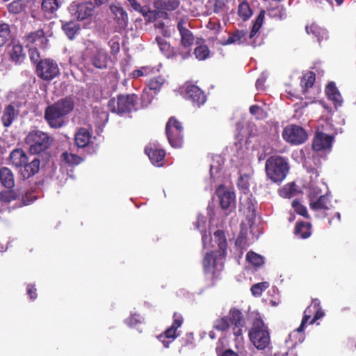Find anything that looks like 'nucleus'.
<instances>
[{
	"label": "nucleus",
	"instance_id": "1",
	"mask_svg": "<svg viewBox=\"0 0 356 356\" xmlns=\"http://www.w3.org/2000/svg\"><path fill=\"white\" fill-rule=\"evenodd\" d=\"M74 107L72 97H66L48 106L44 111V118L51 128L62 127L65 122L66 116Z\"/></svg>",
	"mask_w": 356,
	"mask_h": 356
},
{
	"label": "nucleus",
	"instance_id": "2",
	"mask_svg": "<svg viewBox=\"0 0 356 356\" xmlns=\"http://www.w3.org/2000/svg\"><path fill=\"white\" fill-rule=\"evenodd\" d=\"M228 316H223L216 319L213 323V328L216 330L225 332L232 326V332L236 340L243 339V331L246 330V322L242 312L236 308H231Z\"/></svg>",
	"mask_w": 356,
	"mask_h": 356
},
{
	"label": "nucleus",
	"instance_id": "3",
	"mask_svg": "<svg viewBox=\"0 0 356 356\" xmlns=\"http://www.w3.org/2000/svg\"><path fill=\"white\" fill-rule=\"evenodd\" d=\"M266 11L261 10L258 16L256 17L253 22L252 29L250 32L249 35L247 37L246 31L243 30H236L230 34L229 37L223 42H221L222 45H229L231 44L237 43L238 44H248L255 47L258 45L256 39L259 35V30L261 28L264 18Z\"/></svg>",
	"mask_w": 356,
	"mask_h": 356
},
{
	"label": "nucleus",
	"instance_id": "4",
	"mask_svg": "<svg viewBox=\"0 0 356 356\" xmlns=\"http://www.w3.org/2000/svg\"><path fill=\"white\" fill-rule=\"evenodd\" d=\"M11 164L17 169L19 168V174L24 179H29L39 172L40 161L35 158L31 162L26 153L21 148L13 149L10 155Z\"/></svg>",
	"mask_w": 356,
	"mask_h": 356
},
{
	"label": "nucleus",
	"instance_id": "5",
	"mask_svg": "<svg viewBox=\"0 0 356 356\" xmlns=\"http://www.w3.org/2000/svg\"><path fill=\"white\" fill-rule=\"evenodd\" d=\"M289 170L288 162L280 156H271L266 161L265 171L266 176L273 183H281L286 178Z\"/></svg>",
	"mask_w": 356,
	"mask_h": 356
},
{
	"label": "nucleus",
	"instance_id": "6",
	"mask_svg": "<svg viewBox=\"0 0 356 356\" xmlns=\"http://www.w3.org/2000/svg\"><path fill=\"white\" fill-rule=\"evenodd\" d=\"M248 336L250 341L259 350H264L270 343L268 327L264 324L260 316L256 317L253 320Z\"/></svg>",
	"mask_w": 356,
	"mask_h": 356
},
{
	"label": "nucleus",
	"instance_id": "7",
	"mask_svg": "<svg viewBox=\"0 0 356 356\" xmlns=\"http://www.w3.org/2000/svg\"><path fill=\"white\" fill-rule=\"evenodd\" d=\"M52 140L47 133L40 130L30 131L25 138V143L31 154H38L48 149Z\"/></svg>",
	"mask_w": 356,
	"mask_h": 356
},
{
	"label": "nucleus",
	"instance_id": "8",
	"mask_svg": "<svg viewBox=\"0 0 356 356\" xmlns=\"http://www.w3.org/2000/svg\"><path fill=\"white\" fill-rule=\"evenodd\" d=\"M138 100L135 94L118 95L117 99L111 98L108 102V109L114 113L126 114L136 111Z\"/></svg>",
	"mask_w": 356,
	"mask_h": 356
},
{
	"label": "nucleus",
	"instance_id": "9",
	"mask_svg": "<svg viewBox=\"0 0 356 356\" xmlns=\"http://www.w3.org/2000/svg\"><path fill=\"white\" fill-rule=\"evenodd\" d=\"M318 191L310 193L309 207L316 212V216L319 218H325L330 214V211L334 208L331 203L330 195L326 193L321 195L318 198Z\"/></svg>",
	"mask_w": 356,
	"mask_h": 356
},
{
	"label": "nucleus",
	"instance_id": "10",
	"mask_svg": "<svg viewBox=\"0 0 356 356\" xmlns=\"http://www.w3.org/2000/svg\"><path fill=\"white\" fill-rule=\"evenodd\" d=\"M165 134L172 147L180 148L184 144V129L181 122L170 117L165 125Z\"/></svg>",
	"mask_w": 356,
	"mask_h": 356
},
{
	"label": "nucleus",
	"instance_id": "11",
	"mask_svg": "<svg viewBox=\"0 0 356 356\" xmlns=\"http://www.w3.org/2000/svg\"><path fill=\"white\" fill-rule=\"evenodd\" d=\"M282 138L291 145H300L308 138L307 131L302 127L296 124L287 125L282 131Z\"/></svg>",
	"mask_w": 356,
	"mask_h": 356
},
{
	"label": "nucleus",
	"instance_id": "12",
	"mask_svg": "<svg viewBox=\"0 0 356 356\" xmlns=\"http://www.w3.org/2000/svg\"><path fill=\"white\" fill-rule=\"evenodd\" d=\"M36 73L42 80L51 81L59 74L60 70L55 60L47 58L38 63Z\"/></svg>",
	"mask_w": 356,
	"mask_h": 356
},
{
	"label": "nucleus",
	"instance_id": "13",
	"mask_svg": "<svg viewBox=\"0 0 356 356\" xmlns=\"http://www.w3.org/2000/svg\"><path fill=\"white\" fill-rule=\"evenodd\" d=\"M155 40L159 47L160 51L167 58L176 59L177 57H180V61L182 62L191 56L189 49L186 51L177 50L171 46L170 42L159 36H157Z\"/></svg>",
	"mask_w": 356,
	"mask_h": 356
},
{
	"label": "nucleus",
	"instance_id": "14",
	"mask_svg": "<svg viewBox=\"0 0 356 356\" xmlns=\"http://www.w3.org/2000/svg\"><path fill=\"white\" fill-rule=\"evenodd\" d=\"M23 41L27 48L44 49L47 47L49 40L44 30L40 29L26 33L23 38Z\"/></svg>",
	"mask_w": 356,
	"mask_h": 356
},
{
	"label": "nucleus",
	"instance_id": "15",
	"mask_svg": "<svg viewBox=\"0 0 356 356\" xmlns=\"http://www.w3.org/2000/svg\"><path fill=\"white\" fill-rule=\"evenodd\" d=\"M184 97L197 107H200L207 101V95L204 91L198 86L191 83L185 84Z\"/></svg>",
	"mask_w": 356,
	"mask_h": 356
},
{
	"label": "nucleus",
	"instance_id": "16",
	"mask_svg": "<svg viewBox=\"0 0 356 356\" xmlns=\"http://www.w3.org/2000/svg\"><path fill=\"white\" fill-rule=\"evenodd\" d=\"M225 259V257H218L216 251L207 252L202 261L204 273L214 277L216 270H218V266H222Z\"/></svg>",
	"mask_w": 356,
	"mask_h": 356
},
{
	"label": "nucleus",
	"instance_id": "17",
	"mask_svg": "<svg viewBox=\"0 0 356 356\" xmlns=\"http://www.w3.org/2000/svg\"><path fill=\"white\" fill-rule=\"evenodd\" d=\"M95 6L91 2L82 3H72L69 11L71 15L77 20H84L91 17L93 15Z\"/></svg>",
	"mask_w": 356,
	"mask_h": 356
},
{
	"label": "nucleus",
	"instance_id": "18",
	"mask_svg": "<svg viewBox=\"0 0 356 356\" xmlns=\"http://www.w3.org/2000/svg\"><path fill=\"white\" fill-rule=\"evenodd\" d=\"M88 60L95 68L104 70L108 67L109 56L105 49L94 47L90 50Z\"/></svg>",
	"mask_w": 356,
	"mask_h": 356
},
{
	"label": "nucleus",
	"instance_id": "19",
	"mask_svg": "<svg viewBox=\"0 0 356 356\" xmlns=\"http://www.w3.org/2000/svg\"><path fill=\"white\" fill-rule=\"evenodd\" d=\"M156 8V16L163 19H168V12H172L177 10L180 6L179 0H156L154 3Z\"/></svg>",
	"mask_w": 356,
	"mask_h": 356
},
{
	"label": "nucleus",
	"instance_id": "20",
	"mask_svg": "<svg viewBox=\"0 0 356 356\" xmlns=\"http://www.w3.org/2000/svg\"><path fill=\"white\" fill-rule=\"evenodd\" d=\"M333 137L326 134L317 133L312 142V149L316 152L330 149L333 142Z\"/></svg>",
	"mask_w": 356,
	"mask_h": 356
},
{
	"label": "nucleus",
	"instance_id": "21",
	"mask_svg": "<svg viewBox=\"0 0 356 356\" xmlns=\"http://www.w3.org/2000/svg\"><path fill=\"white\" fill-rule=\"evenodd\" d=\"M185 24L186 20L184 18H180L177 27L181 36V45L184 48H189L193 44L195 38L193 33L184 26Z\"/></svg>",
	"mask_w": 356,
	"mask_h": 356
},
{
	"label": "nucleus",
	"instance_id": "22",
	"mask_svg": "<svg viewBox=\"0 0 356 356\" xmlns=\"http://www.w3.org/2000/svg\"><path fill=\"white\" fill-rule=\"evenodd\" d=\"M110 10L114 15V20L120 29H125L128 24V15L120 3L112 4Z\"/></svg>",
	"mask_w": 356,
	"mask_h": 356
},
{
	"label": "nucleus",
	"instance_id": "23",
	"mask_svg": "<svg viewBox=\"0 0 356 356\" xmlns=\"http://www.w3.org/2000/svg\"><path fill=\"white\" fill-rule=\"evenodd\" d=\"M325 92L328 99L333 102L335 108L342 105L343 98L334 82L330 81L327 83L325 88Z\"/></svg>",
	"mask_w": 356,
	"mask_h": 356
},
{
	"label": "nucleus",
	"instance_id": "24",
	"mask_svg": "<svg viewBox=\"0 0 356 356\" xmlns=\"http://www.w3.org/2000/svg\"><path fill=\"white\" fill-rule=\"evenodd\" d=\"M217 195L220 199V204L222 209H227L235 202V194L234 192L226 190L220 186L217 190Z\"/></svg>",
	"mask_w": 356,
	"mask_h": 356
},
{
	"label": "nucleus",
	"instance_id": "25",
	"mask_svg": "<svg viewBox=\"0 0 356 356\" xmlns=\"http://www.w3.org/2000/svg\"><path fill=\"white\" fill-rule=\"evenodd\" d=\"M213 236L214 241L218 248V250H216L218 254V257H226L227 242L225 232L220 229H218L213 233Z\"/></svg>",
	"mask_w": 356,
	"mask_h": 356
},
{
	"label": "nucleus",
	"instance_id": "26",
	"mask_svg": "<svg viewBox=\"0 0 356 356\" xmlns=\"http://www.w3.org/2000/svg\"><path fill=\"white\" fill-rule=\"evenodd\" d=\"M0 184L7 189H12L15 186L14 174L10 168H0Z\"/></svg>",
	"mask_w": 356,
	"mask_h": 356
},
{
	"label": "nucleus",
	"instance_id": "27",
	"mask_svg": "<svg viewBox=\"0 0 356 356\" xmlns=\"http://www.w3.org/2000/svg\"><path fill=\"white\" fill-rule=\"evenodd\" d=\"M145 152L154 165L159 166L162 165L161 163L165 156V152L163 149L156 147H146Z\"/></svg>",
	"mask_w": 356,
	"mask_h": 356
},
{
	"label": "nucleus",
	"instance_id": "28",
	"mask_svg": "<svg viewBox=\"0 0 356 356\" xmlns=\"http://www.w3.org/2000/svg\"><path fill=\"white\" fill-rule=\"evenodd\" d=\"M294 234L300 238L306 239L312 234V224L304 221H298L294 228Z\"/></svg>",
	"mask_w": 356,
	"mask_h": 356
},
{
	"label": "nucleus",
	"instance_id": "29",
	"mask_svg": "<svg viewBox=\"0 0 356 356\" xmlns=\"http://www.w3.org/2000/svg\"><path fill=\"white\" fill-rule=\"evenodd\" d=\"M9 56L10 60L15 63H22L26 58L22 45L19 44L12 45L10 49H9Z\"/></svg>",
	"mask_w": 356,
	"mask_h": 356
},
{
	"label": "nucleus",
	"instance_id": "30",
	"mask_svg": "<svg viewBox=\"0 0 356 356\" xmlns=\"http://www.w3.org/2000/svg\"><path fill=\"white\" fill-rule=\"evenodd\" d=\"M91 139V134L88 129L86 128H80L76 133L74 140L78 147H86Z\"/></svg>",
	"mask_w": 356,
	"mask_h": 356
},
{
	"label": "nucleus",
	"instance_id": "31",
	"mask_svg": "<svg viewBox=\"0 0 356 356\" xmlns=\"http://www.w3.org/2000/svg\"><path fill=\"white\" fill-rule=\"evenodd\" d=\"M316 307H318V299H314L312 300V304L305 310L301 324L296 330L298 332H300L305 330L307 323L311 318L312 314H314V309L317 308Z\"/></svg>",
	"mask_w": 356,
	"mask_h": 356
},
{
	"label": "nucleus",
	"instance_id": "32",
	"mask_svg": "<svg viewBox=\"0 0 356 356\" xmlns=\"http://www.w3.org/2000/svg\"><path fill=\"white\" fill-rule=\"evenodd\" d=\"M62 22V29L69 39L72 40L75 37L76 34L80 29L79 24L73 22Z\"/></svg>",
	"mask_w": 356,
	"mask_h": 356
},
{
	"label": "nucleus",
	"instance_id": "33",
	"mask_svg": "<svg viewBox=\"0 0 356 356\" xmlns=\"http://www.w3.org/2000/svg\"><path fill=\"white\" fill-rule=\"evenodd\" d=\"M177 337V329L170 326L163 334L159 336V340L163 343L165 348H168L170 343Z\"/></svg>",
	"mask_w": 356,
	"mask_h": 356
},
{
	"label": "nucleus",
	"instance_id": "34",
	"mask_svg": "<svg viewBox=\"0 0 356 356\" xmlns=\"http://www.w3.org/2000/svg\"><path fill=\"white\" fill-rule=\"evenodd\" d=\"M316 81V74L312 71L305 73L300 79V86L304 93L307 92L309 88L314 86Z\"/></svg>",
	"mask_w": 356,
	"mask_h": 356
},
{
	"label": "nucleus",
	"instance_id": "35",
	"mask_svg": "<svg viewBox=\"0 0 356 356\" xmlns=\"http://www.w3.org/2000/svg\"><path fill=\"white\" fill-rule=\"evenodd\" d=\"M237 13L240 18L243 21L245 22L252 17L253 11L250 8L248 2L245 0H243L239 3L238 6Z\"/></svg>",
	"mask_w": 356,
	"mask_h": 356
},
{
	"label": "nucleus",
	"instance_id": "36",
	"mask_svg": "<svg viewBox=\"0 0 356 356\" xmlns=\"http://www.w3.org/2000/svg\"><path fill=\"white\" fill-rule=\"evenodd\" d=\"M15 110L13 105L7 106L3 113L1 121L4 127H8L13 123L15 117Z\"/></svg>",
	"mask_w": 356,
	"mask_h": 356
},
{
	"label": "nucleus",
	"instance_id": "37",
	"mask_svg": "<svg viewBox=\"0 0 356 356\" xmlns=\"http://www.w3.org/2000/svg\"><path fill=\"white\" fill-rule=\"evenodd\" d=\"M20 194L18 191L8 189L0 191V202L2 203H9L19 198Z\"/></svg>",
	"mask_w": 356,
	"mask_h": 356
},
{
	"label": "nucleus",
	"instance_id": "38",
	"mask_svg": "<svg viewBox=\"0 0 356 356\" xmlns=\"http://www.w3.org/2000/svg\"><path fill=\"white\" fill-rule=\"evenodd\" d=\"M59 0H42V9L44 13L52 14L60 7Z\"/></svg>",
	"mask_w": 356,
	"mask_h": 356
},
{
	"label": "nucleus",
	"instance_id": "39",
	"mask_svg": "<svg viewBox=\"0 0 356 356\" xmlns=\"http://www.w3.org/2000/svg\"><path fill=\"white\" fill-rule=\"evenodd\" d=\"M193 53L198 60H204L209 56L210 51L207 45L200 44L195 48Z\"/></svg>",
	"mask_w": 356,
	"mask_h": 356
},
{
	"label": "nucleus",
	"instance_id": "40",
	"mask_svg": "<svg viewBox=\"0 0 356 356\" xmlns=\"http://www.w3.org/2000/svg\"><path fill=\"white\" fill-rule=\"evenodd\" d=\"M61 159L69 165H78L82 161V159L80 156L76 154L68 153L67 152H65L61 154Z\"/></svg>",
	"mask_w": 356,
	"mask_h": 356
},
{
	"label": "nucleus",
	"instance_id": "41",
	"mask_svg": "<svg viewBox=\"0 0 356 356\" xmlns=\"http://www.w3.org/2000/svg\"><path fill=\"white\" fill-rule=\"evenodd\" d=\"M10 38V26L7 24H0V47H3Z\"/></svg>",
	"mask_w": 356,
	"mask_h": 356
},
{
	"label": "nucleus",
	"instance_id": "42",
	"mask_svg": "<svg viewBox=\"0 0 356 356\" xmlns=\"http://www.w3.org/2000/svg\"><path fill=\"white\" fill-rule=\"evenodd\" d=\"M26 8V3L22 0H15L8 5L9 13L13 14H19Z\"/></svg>",
	"mask_w": 356,
	"mask_h": 356
},
{
	"label": "nucleus",
	"instance_id": "43",
	"mask_svg": "<svg viewBox=\"0 0 356 356\" xmlns=\"http://www.w3.org/2000/svg\"><path fill=\"white\" fill-rule=\"evenodd\" d=\"M306 31L307 33L309 34L312 33L313 35H314L318 42L322 40L324 38V36L326 35L325 30L322 29L314 24H312L310 26H307Z\"/></svg>",
	"mask_w": 356,
	"mask_h": 356
},
{
	"label": "nucleus",
	"instance_id": "44",
	"mask_svg": "<svg viewBox=\"0 0 356 356\" xmlns=\"http://www.w3.org/2000/svg\"><path fill=\"white\" fill-rule=\"evenodd\" d=\"M247 261L254 266L259 267L264 263V258L253 251H249L246 254Z\"/></svg>",
	"mask_w": 356,
	"mask_h": 356
},
{
	"label": "nucleus",
	"instance_id": "45",
	"mask_svg": "<svg viewBox=\"0 0 356 356\" xmlns=\"http://www.w3.org/2000/svg\"><path fill=\"white\" fill-rule=\"evenodd\" d=\"M164 82H165V79L163 77L159 76L151 79L149 81L147 86H148L149 90H154V92L156 93L161 90Z\"/></svg>",
	"mask_w": 356,
	"mask_h": 356
},
{
	"label": "nucleus",
	"instance_id": "46",
	"mask_svg": "<svg viewBox=\"0 0 356 356\" xmlns=\"http://www.w3.org/2000/svg\"><path fill=\"white\" fill-rule=\"evenodd\" d=\"M292 207L296 213L303 216L305 218H309V215L308 214L306 207L301 204L300 202L298 200H293Z\"/></svg>",
	"mask_w": 356,
	"mask_h": 356
},
{
	"label": "nucleus",
	"instance_id": "47",
	"mask_svg": "<svg viewBox=\"0 0 356 356\" xmlns=\"http://www.w3.org/2000/svg\"><path fill=\"white\" fill-rule=\"evenodd\" d=\"M249 111L250 113L254 115L257 120H264L267 117L266 112L258 105H252Z\"/></svg>",
	"mask_w": 356,
	"mask_h": 356
},
{
	"label": "nucleus",
	"instance_id": "48",
	"mask_svg": "<svg viewBox=\"0 0 356 356\" xmlns=\"http://www.w3.org/2000/svg\"><path fill=\"white\" fill-rule=\"evenodd\" d=\"M268 286L269 284L267 282L254 284L251 287L252 293L254 296H260Z\"/></svg>",
	"mask_w": 356,
	"mask_h": 356
},
{
	"label": "nucleus",
	"instance_id": "49",
	"mask_svg": "<svg viewBox=\"0 0 356 356\" xmlns=\"http://www.w3.org/2000/svg\"><path fill=\"white\" fill-rule=\"evenodd\" d=\"M296 191V184L290 183L286 184L280 191L281 195L284 197H291Z\"/></svg>",
	"mask_w": 356,
	"mask_h": 356
},
{
	"label": "nucleus",
	"instance_id": "50",
	"mask_svg": "<svg viewBox=\"0 0 356 356\" xmlns=\"http://www.w3.org/2000/svg\"><path fill=\"white\" fill-rule=\"evenodd\" d=\"M227 6L225 0H213V13L216 14L224 13L227 11Z\"/></svg>",
	"mask_w": 356,
	"mask_h": 356
},
{
	"label": "nucleus",
	"instance_id": "51",
	"mask_svg": "<svg viewBox=\"0 0 356 356\" xmlns=\"http://www.w3.org/2000/svg\"><path fill=\"white\" fill-rule=\"evenodd\" d=\"M29 51V56L31 60L35 65V66L38 65V63H39L40 60V53L38 51V49H40V48H28Z\"/></svg>",
	"mask_w": 356,
	"mask_h": 356
},
{
	"label": "nucleus",
	"instance_id": "52",
	"mask_svg": "<svg viewBox=\"0 0 356 356\" xmlns=\"http://www.w3.org/2000/svg\"><path fill=\"white\" fill-rule=\"evenodd\" d=\"M316 307L317 308L314 309V317L311 320V321L309 323L310 324L314 323L315 321L323 318L325 316V312L322 309V308L321 307V302L318 300V307Z\"/></svg>",
	"mask_w": 356,
	"mask_h": 356
},
{
	"label": "nucleus",
	"instance_id": "53",
	"mask_svg": "<svg viewBox=\"0 0 356 356\" xmlns=\"http://www.w3.org/2000/svg\"><path fill=\"white\" fill-rule=\"evenodd\" d=\"M152 70L147 66L142 67L140 69L135 70L131 73V76L134 79H137L143 76H147Z\"/></svg>",
	"mask_w": 356,
	"mask_h": 356
},
{
	"label": "nucleus",
	"instance_id": "54",
	"mask_svg": "<svg viewBox=\"0 0 356 356\" xmlns=\"http://www.w3.org/2000/svg\"><path fill=\"white\" fill-rule=\"evenodd\" d=\"M238 188L244 190V192L245 191H248L249 188V182H248V176L241 175L239 177L238 180Z\"/></svg>",
	"mask_w": 356,
	"mask_h": 356
},
{
	"label": "nucleus",
	"instance_id": "55",
	"mask_svg": "<svg viewBox=\"0 0 356 356\" xmlns=\"http://www.w3.org/2000/svg\"><path fill=\"white\" fill-rule=\"evenodd\" d=\"M125 323L129 327H134L140 323V316L138 314H132L126 319Z\"/></svg>",
	"mask_w": 356,
	"mask_h": 356
},
{
	"label": "nucleus",
	"instance_id": "56",
	"mask_svg": "<svg viewBox=\"0 0 356 356\" xmlns=\"http://www.w3.org/2000/svg\"><path fill=\"white\" fill-rule=\"evenodd\" d=\"M184 321V318L182 315L178 312H175L173 314V322L171 325L172 327L177 329L181 327Z\"/></svg>",
	"mask_w": 356,
	"mask_h": 356
},
{
	"label": "nucleus",
	"instance_id": "57",
	"mask_svg": "<svg viewBox=\"0 0 356 356\" xmlns=\"http://www.w3.org/2000/svg\"><path fill=\"white\" fill-rule=\"evenodd\" d=\"M22 200L23 205H29L36 200V196H35L32 192L27 191L22 196Z\"/></svg>",
	"mask_w": 356,
	"mask_h": 356
},
{
	"label": "nucleus",
	"instance_id": "58",
	"mask_svg": "<svg viewBox=\"0 0 356 356\" xmlns=\"http://www.w3.org/2000/svg\"><path fill=\"white\" fill-rule=\"evenodd\" d=\"M26 291L31 300H35L37 298L36 288L34 285L28 284L26 286Z\"/></svg>",
	"mask_w": 356,
	"mask_h": 356
},
{
	"label": "nucleus",
	"instance_id": "59",
	"mask_svg": "<svg viewBox=\"0 0 356 356\" xmlns=\"http://www.w3.org/2000/svg\"><path fill=\"white\" fill-rule=\"evenodd\" d=\"M108 44H109L110 48H111V54L115 55L118 52H119L120 44L118 42L111 40L109 41Z\"/></svg>",
	"mask_w": 356,
	"mask_h": 356
},
{
	"label": "nucleus",
	"instance_id": "60",
	"mask_svg": "<svg viewBox=\"0 0 356 356\" xmlns=\"http://www.w3.org/2000/svg\"><path fill=\"white\" fill-rule=\"evenodd\" d=\"M135 11L138 12L139 13L142 14L143 16H147L148 13H152V10L149 9V8L147 6H141L140 8L138 10H134Z\"/></svg>",
	"mask_w": 356,
	"mask_h": 356
},
{
	"label": "nucleus",
	"instance_id": "61",
	"mask_svg": "<svg viewBox=\"0 0 356 356\" xmlns=\"http://www.w3.org/2000/svg\"><path fill=\"white\" fill-rule=\"evenodd\" d=\"M130 6L134 9V10H138L139 8H140V4L136 1V0H127Z\"/></svg>",
	"mask_w": 356,
	"mask_h": 356
},
{
	"label": "nucleus",
	"instance_id": "62",
	"mask_svg": "<svg viewBox=\"0 0 356 356\" xmlns=\"http://www.w3.org/2000/svg\"><path fill=\"white\" fill-rule=\"evenodd\" d=\"M274 356H296V355L293 353V350H291V352H277L274 354Z\"/></svg>",
	"mask_w": 356,
	"mask_h": 356
},
{
	"label": "nucleus",
	"instance_id": "63",
	"mask_svg": "<svg viewBox=\"0 0 356 356\" xmlns=\"http://www.w3.org/2000/svg\"><path fill=\"white\" fill-rule=\"evenodd\" d=\"M243 240H244L243 236L241 234L238 235L236 239V242H235L236 245L239 248H243Z\"/></svg>",
	"mask_w": 356,
	"mask_h": 356
},
{
	"label": "nucleus",
	"instance_id": "64",
	"mask_svg": "<svg viewBox=\"0 0 356 356\" xmlns=\"http://www.w3.org/2000/svg\"><path fill=\"white\" fill-rule=\"evenodd\" d=\"M220 356H238L236 353L231 349L225 350Z\"/></svg>",
	"mask_w": 356,
	"mask_h": 356
}]
</instances>
